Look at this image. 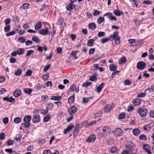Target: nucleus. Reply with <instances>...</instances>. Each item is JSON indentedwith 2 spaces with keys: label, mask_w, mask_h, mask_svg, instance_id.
Listing matches in <instances>:
<instances>
[{
  "label": "nucleus",
  "mask_w": 154,
  "mask_h": 154,
  "mask_svg": "<svg viewBox=\"0 0 154 154\" xmlns=\"http://www.w3.org/2000/svg\"><path fill=\"white\" fill-rule=\"evenodd\" d=\"M31 119L32 117L31 116L26 115L25 116L23 119V121L25 123H22V124L23 125H26L27 124L28 125H30V122Z\"/></svg>",
  "instance_id": "1"
},
{
  "label": "nucleus",
  "mask_w": 154,
  "mask_h": 154,
  "mask_svg": "<svg viewBox=\"0 0 154 154\" xmlns=\"http://www.w3.org/2000/svg\"><path fill=\"white\" fill-rule=\"evenodd\" d=\"M127 149L130 152L133 151L134 149V143L131 141L128 142L126 145Z\"/></svg>",
  "instance_id": "2"
},
{
  "label": "nucleus",
  "mask_w": 154,
  "mask_h": 154,
  "mask_svg": "<svg viewBox=\"0 0 154 154\" xmlns=\"http://www.w3.org/2000/svg\"><path fill=\"white\" fill-rule=\"evenodd\" d=\"M146 66V64L145 62L140 61L137 62V67L139 69L142 70Z\"/></svg>",
  "instance_id": "3"
},
{
  "label": "nucleus",
  "mask_w": 154,
  "mask_h": 154,
  "mask_svg": "<svg viewBox=\"0 0 154 154\" xmlns=\"http://www.w3.org/2000/svg\"><path fill=\"white\" fill-rule=\"evenodd\" d=\"M140 115L142 117L145 116L147 113V110L146 108H140L138 111Z\"/></svg>",
  "instance_id": "4"
},
{
  "label": "nucleus",
  "mask_w": 154,
  "mask_h": 154,
  "mask_svg": "<svg viewBox=\"0 0 154 154\" xmlns=\"http://www.w3.org/2000/svg\"><path fill=\"white\" fill-rule=\"evenodd\" d=\"M96 138L94 134H92L86 140V141L88 143H91L94 142Z\"/></svg>",
  "instance_id": "5"
},
{
  "label": "nucleus",
  "mask_w": 154,
  "mask_h": 154,
  "mask_svg": "<svg viewBox=\"0 0 154 154\" xmlns=\"http://www.w3.org/2000/svg\"><path fill=\"white\" fill-rule=\"evenodd\" d=\"M40 117L38 114L34 115L32 119V121L34 123H37L40 122Z\"/></svg>",
  "instance_id": "6"
},
{
  "label": "nucleus",
  "mask_w": 154,
  "mask_h": 154,
  "mask_svg": "<svg viewBox=\"0 0 154 154\" xmlns=\"http://www.w3.org/2000/svg\"><path fill=\"white\" fill-rule=\"evenodd\" d=\"M77 108L75 106H72L68 110V112L69 113L72 115L73 114H74L76 111Z\"/></svg>",
  "instance_id": "7"
},
{
  "label": "nucleus",
  "mask_w": 154,
  "mask_h": 154,
  "mask_svg": "<svg viewBox=\"0 0 154 154\" xmlns=\"http://www.w3.org/2000/svg\"><path fill=\"white\" fill-rule=\"evenodd\" d=\"M123 131L122 129L119 128H117L115 130L114 132V134L118 136H120L123 134Z\"/></svg>",
  "instance_id": "8"
},
{
  "label": "nucleus",
  "mask_w": 154,
  "mask_h": 154,
  "mask_svg": "<svg viewBox=\"0 0 154 154\" xmlns=\"http://www.w3.org/2000/svg\"><path fill=\"white\" fill-rule=\"evenodd\" d=\"M143 148L149 154H151V152L150 151V147L148 144H144L143 146Z\"/></svg>",
  "instance_id": "9"
},
{
  "label": "nucleus",
  "mask_w": 154,
  "mask_h": 154,
  "mask_svg": "<svg viewBox=\"0 0 154 154\" xmlns=\"http://www.w3.org/2000/svg\"><path fill=\"white\" fill-rule=\"evenodd\" d=\"M81 127L79 126H75L74 128V131L73 132V135L74 137H75L79 133Z\"/></svg>",
  "instance_id": "10"
},
{
  "label": "nucleus",
  "mask_w": 154,
  "mask_h": 154,
  "mask_svg": "<svg viewBox=\"0 0 154 154\" xmlns=\"http://www.w3.org/2000/svg\"><path fill=\"white\" fill-rule=\"evenodd\" d=\"M39 34L43 35H47L49 32V30L48 28L46 29H43L39 31Z\"/></svg>",
  "instance_id": "11"
},
{
  "label": "nucleus",
  "mask_w": 154,
  "mask_h": 154,
  "mask_svg": "<svg viewBox=\"0 0 154 154\" xmlns=\"http://www.w3.org/2000/svg\"><path fill=\"white\" fill-rule=\"evenodd\" d=\"M75 8V5L70 3L66 7V10L69 11L72 10Z\"/></svg>",
  "instance_id": "12"
},
{
  "label": "nucleus",
  "mask_w": 154,
  "mask_h": 154,
  "mask_svg": "<svg viewBox=\"0 0 154 154\" xmlns=\"http://www.w3.org/2000/svg\"><path fill=\"white\" fill-rule=\"evenodd\" d=\"M21 94V92L20 89H17L14 93V96L15 97H18Z\"/></svg>",
  "instance_id": "13"
},
{
  "label": "nucleus",
  "mask_w": 154,
  "mask_h": 154,
  "mask_svg": "<svg viewBox=\"0 0 154 154\" xmlns=\"http://www.w3.org/2000/svg\"><path fill=\"white\" fill-rule=\"evenodd\" d=\"M112 107L109 105H107L103 108L104 111L105 112L108 113L110 112Z\"/></svg>",
  "instance_id": "14"
},
{
  "label": "nucleus",
  "mask_w": 154,
  "mask_h": 154,
  "mask_svg": "<svg viewBox=\"0 0 154 154\" xmlns=\"http://www.w3.org/2000/svg\"><path fill=\"white\" fill-rule=\"evenodd\" d=\"M103 132V134L109 133L111 131V129L108 126L104 127L102 129Z\"/></svg>",
  "instance_id": "15"
},
{
  "label": "nucleus",
  "mask_w": 154,
  "mask_h": 154,
  "mask_svg": "<svg viewBox=\"0 0 154 154\" xmlns=\"http://www.w3.org/2000/svg\"><path fill=\"white\" fill-rule=\"evenodd\" d=\"M42 24L40 22H38L35 26V29L36 30H38L40 29L42 27Z\"/></svg>",
  "instance_id": "16"
},
{
  "label": "nucleus",
  "mask_w": 154,
  "mask_h": 154,
  "mask_svg": "<svg viewBox=\"0 0 154 154\" xmlns=\"http://www.w3.org/2000/svg\"><path fill=\"white\" fill-rule=\"evenodd\" d=\"M141 101L140 99L137 98L133 101V103L134 106H137L141 103Z\"/></svg>",
  "instance_id": "17"
},
{
  "label": "nucleus",
  "mask_w": 154,
  "mask_h": 154,
  "mask_svg": "<svg viewBox=\"0 0 154 154\" xmlns=\"http://www.w3.org/2000/svg\"><path fill=\"white\" fill-rule=\"evenodd\" d=\"M117 68V65L115 64H112L109 65V69L111 71H116Z\"/></svg>",
  "instance_id": "18"
},
{
  "label": "nucleus",
  "mask_w": 154,
  "mask_h": 154,
  "mask_svg": "<svg viewBox=\"0 0 154 154\" xmlns=\"http://www.w3.org/2000/svg\"><path fill=\"white\" fill-rule=\"evenodd\" d=\"M105 84L103 83L101 84L97 88V91L100 93L102 90V89L104 87Z\"/></svg>",
  "instance_id": "19"
},
{
  "label": "nucleus",
  "mask_w": 154,
  "mask_h": 154,
  "mask_svg": "<svg viewBox=\"0 0 154 154\" xmlns=\"http://www.w3.org/2000/svg\"><path fill=\"white\" fill-rule=\"evenodd\" d=\"M73 128V126H68L67 128L64 129L63 133L64 134H66Z\"/></svg>",
  "instance_id": "20"
},
{
  "label": "nucleus",
  "mask_w": 154,
  "mask_h": 154,
  "mask_svg": "<svg viewBox=\"0 0 154 154\" xmlns=\"http://www.w3.org/2000/svg\"><path fill=\"white\" fill-rule=\"evenodd\" d=\"M5 151L9 154H17L16 151L13 150L12 149H5Z\"/></svg>",
  "instance_id": "21"
},
{
  "label": "nucleus",
  "mask_w": 154,
  "mask_h": 154,
  "mask_svg": "<svg viewBox=\"0 0 154 154\" xmlns=\"http://www.w3.org/2000/svg\"><path fill=\"white\" fill-rule=\"evenodd\" d=\"M94 41V40L93 39H89L87 42V45L89 47L93 46Z\"/></svg>",
  "instance_id": "22"
},
{
  "label": "nucleus",
  "mask_w": 154,
  "mask_h": 154,
  "mask_svg": "<svg viewBox=\"0 0 154 154\" xmlns=\"http://www.w3.org/2000/svg\"><path fill=\"white\" fill-rule=\"evenodd\" d=\"M133 133L134 135L137 136L140 134V131L139 129L136 128L133 130Z\"/></svg>",
  "instance_id": "23"
},
{
  "label": "nucleus",
  "mask_w": 154,
  "mask_h": 154,
  "mask_svg": "<svg viewBox=\"0 0 154 154\" xmlns=\"http://www.w3.org/2000/svg\"><path fill=\"white\" fill-rule=\"evenodd\" d=\"M89 28L92 30H94L96 28V25L95 23H90L88 25Z\"/></svg>",
  "instance_id": "24"
},
{
  "label": "nucleus",
  "mask_w": 154,
  "mask_h": 154,
  "mask_svg": "<svg viewBox=\"0 0 154 154\" xmlns=\"http://www.w3.org/2000/svg\"><path fill=\"white\" fill-rule=\"evenodd\" d=\"M61 98V97L60 96H53L51 97L50 99L55 101H58L60 100Z\"/></svg>",
  "instance_id": "25"
},
{
  "label": "nucleus",
  "mask_w": 154,
  "mask_h": 154,
  "mask_svg": "<svg viewBox=\"0 0 154 154\" xmlns=\"http://www.w3.org/2000/svg\"><path fill=\"white\" fill-rule=\"evenodd\" d=\"M17 54L20 55L24 54L25 51L24 49L22 48H19L17 51Z\"/></svg>",
  "instance_id": "26"
},
{
  "label": "nucleus",
  "mask_w": 154,
  "mask_h": 154,
  "mask_svg": "<svg viewBox=\"0 0 154 154\" xmlns=\"http://www.w3.org/2000/svg\"><path fill=\"white\" fill-rule=\"evenodd\" d=\"M22 72V70L20 68H18L15 71L14 74L16 76H19L21 74Z\"/></svg>",
  "instance_id": "27"
},
{
  "label": "nucleus",
  "mask_w": 154,
  "mask_h": 154,
  "mask_svg": "<svg viewBox=\"0 0 154 154\" xmlns=\"http://www.w3.org/2000/svg\"><path fill=\"white\" fill-rule=\"evenodd\" d=\"M113 13L116 15L118 16H120L121 14H123V13L122 11L120 12L119 10H114L113 11Z\"/></svg>",
  "instance_id": "28"
},
{
  "label": "nucleus",
  "mask_w": 154,
  "mask_h": 154,
  "mask_svg": "<svg viewBox=\"0 0 154 154\" xmlns=\"http://www.w3.org/2000/svg\"><path fill=\"white\" fill-rule=\"evenodd\" d=\"M126 61V58L125 57H121L119 61V63L120 64H122L125 63Z\"/></svg>",
  "instance_id": "29"
},
{
  "label": "nucleus",
  "mask_w": 154,
  "mask_h": 154,
  "mask_svg": "<svg viewBox=\"0 0 154 154\" xmlns=\"http://www.w3.org/2000/svg\"><path fill=\"white\" fill-rule=\"evenodd\" d=\"M32 40L33 42L37 43H39L40 41V40L36 36H33L32 38Z\"/></svg>",
  "instance_id": "30"
},
{
  "label": "nucleus",
  "mask_w": 154,
  "mask_h": 154,
  "mask_svg": "<svg viewBox=\"0 0 154 154\" xmlns=\"http://www.w3.org/2000/svg\"><path fill=\"white\" fill-rule=\"evenodd\" d=\"M21 121V119L20 118L17 117L15 118L14 119V122L16 124H18Z\"/></svg>",
  "instance_id": "31"
},
{
  "label": "nucleus",
  "mask_w": 154,
  "mask_h": 154,
  "mask_svg": "<svg viewBox=\"0 0 154 154\" xmlns=\"http://www.w3.org/2000/svg\"><path fill=\"white\" fill-rule=\"evenodd\" d=\"M75 100V96L74 95L70 96L68 99V102L69 103H73Z\"/></svg>",
  "instance_id": "32"
},
{
  "label": "nucleus",
  "mask_w": 154,
  "mask_h": 154,
  "mask_svg": "<svg viewBox=\"0 0 154 154\" xmlns=\"http://www.w3.org/2000/svg\"><path fill=\"white\" fill-rule=\"evenodd\" d=\"M24 91L26 94H30L32 93V89L29 88H25L24 89Z\"/></svg>",
  "instance_id": "33"
},
{
  "label": "nucleus",
  "mask_w": 154,
  "mask_h": 154,
  "mask_svg": "<svg viewBox=\"0 0 154 154\" xmlns=\"http://www.w3.org/2000/svg\"><path fill=\"white\" fill-rule=\"evenodd\" d=\"M139 139L140 140H143L146 141L147 140V138L146 136L144 134H142L140 135L139 137Z\"/></svg>",
  "instance_id": "34"
},
{
  "label": "nucleus",
  "mask_w": 154,
  "mask_h": 154,
  "mask_svg": "<svg viewBox=\"0 0 154 154\" xmlns=\"http://www.w3.org/2000/svg\"><path fill=\"white\" fill-rule=\"evenodd\" d=\"M29 4L28 3H26L23 4L20 8H23V9L28 8H29Z\"/></svg>",
  "instance_id": "35"
},
{
  "label": "nucleus",
  "mask_w": 154,
  "mask_h": 154,
  "mask_svg": "<svg viewBox=\"0 0 154 154\" xmlns=\"http://www.w3.org/2000/svg\"><path fill=\"white\" fill-rule=\"evenodd\" d=\"M104 20V17H100L97 19V22L98 24H100Z\"/></svg>",
  "instance_id": "36"
},
{
  "label": "nucleus",
  "mask_w": 154,
  "mask_h": 154,
  "mask_svg": "<svg viewBox=\"0 0 154 154\" xmlns=\"http://www.w3.org/2000/svg\"><path fill=\"white\" fill-rule=\"evenodd\" d=\"M118 151L117 148L116 147H112L110 150V152L112 153H115Z\"/></svg>",
  "instance_id": "37"
},
{
  "label": "nucleus",
  "mask_w": 154,
  "mask_h": 154,
  "mask_svg": "<svg viewBox=\"0 0 154 154\" xmlns=\"http://www.w3.org/2000/svg\"><path fill=\"white\" fill-rule=\"evenodd\" d=\"M120 38L121 37L119 36L117 37L116 38H115V42L116 45H119L120 42Z\"/></svg>",
  "instance_id": "38"
},
{
  "label": "nucleus",
  "mask_w": 154,
  "mask_h": 154,
  "mask_svg": "<svg viewBox=\"0 0 154 154\" xmlns=\"http://www.w3.org/2000/svg\"><path fill=\"white\" fill-rule=\"evenodd\" d=\"M11 26L10 25H6L4 28V31L6 32H8L10 30Z\"/></svg>",
  "instance_id": "39"
},
{
  "label": "nucleus",
  "mask_w": 154,
  "mask_h": 154,
  "mask_svg": "<svg viewBox=\"0 0 154 154\" xmlns=\"http://www.w3.org/2000/svg\"><path fill=\"white\" fill-rule=\"evenodd\" d=\"M18 41L20 42L23 43L25 42L26 39L25 38V37H20L18 39Z\"/></svg>",
  "instance_id": "40"
},
{
  "label": "nucleus",
  "mask_w": 154,
  "mask_h": 154,
  "mask_svg": "<svg viewBox=\"0 0 154 154\" xmlns=\"http://www.w3.org/2000/svg\"><path fill=\"white\" fill-rule=\"evenodd\" d=\"M76 88V87L75 85L74 84H73L70 86L69 91H70V92L73 91Z\"/></svg>",
  "instance_id": "41"
},
{
  "label": "nucleus",
  "mask_w": 154,
  "mask_h": 154,
  "mask_svg": "<svg viewBox=\"0 0 154 154\" xmlns=\"http://www.w3.org/2000/svg\"><path fill=\"white\" fill-rule=\"evenodd\" d=\"M151 128V127L150 126H144L143 127V129L145 131H149Z\"/></svg>",
  "instance_id": "42"
},
{
  "label": "nucleus",
  "mask_w": 154,
  "mask_h": 154,
  "mask_svg": "<svg viewBox=\"0 0 154 154\" xmlns=\"http://www.w3.org/2000/svg\"><path fill=\"white\" fill-rule=\"evenodd\" d=\"M14 141L13 140H9L7 141V144L8 146L12 145Z\"/></svg>",
  "instance_id": "43"
},
{
  "label": "nucleus",
  "mask_w": 154,
  "mask_h": 154,
  "mask_svg": "<svg viewBox=\"0 0 154 154\" xmlns=\"http://www.w3.org/2000/svg\"><path fill=\"white\" fill-rule=\"evenodd\" d=\"M134 22L135 24L138 25H140L142 22V21L140 20H137L135 19H134Z\"/></svg>",
  "instance_id": "44"
},
{
  "label": "nucleus",
  "mask_w": 154,
  "mask_h": 154,
  "mask_svg": "<svg viewBox=\"0 0 154 154\" xmlns=\"http://www.w3.org/2000/svg\"><path fill=\"white\" fill-rule=\"evenodd\" d=\"M101 57H99L97 54L91 58V59L93 61H95L98 59L100 58Z\"/></svg>",
  "instance_id": "45"
},
{
  "label": "nucleus",
  "mask_w": 154,
  "mask_h": 154,
  "mask_svg": "<svg viewBox=\"0 0 154 154\" xmlns=\"http://www.w3.org/2000/svg\"><path fill=\"white\" fill-rule=\"evenodd\" d=\"M105 35V33L103 32H98L97 36L98 37H100L104 36Z\"/></svg>",
  "instance_id": "46"
},
{
  "label": "nucleus",
  "mask_w": 154,
  "mask_h": 154,
  "mask_svg": "<svg viewBox=\"0 0 154 154\" xmlns=\"http://www.w3.org/2000/svg\"><path fill=\"white\" fill-rule=\"evenodd\" d=\"M91 84L92 83L91 82H85L83 83L82 86L85 88H87L88 86L91 85Z\"/></svg>",
  "instance_id": "47"
},
{
  "label": "nucleus",
  "mask_w": 154,
  "mask_h": 154,
  "mask_svg": "<svg viewBox=\"0 0 154 154\" xmlns=\"http://www.w3.org/2000/svg\"><path fill=\"white\" fill-rule=\"evenodd\" d=\"M50 116L47 115V116H45L43 119V121L45 122H46L49 121L50 119Z\"/></svg>",
  "instance_id": "48"
},
{
  "label": "nucleus",
  "mask_w": 154,
  "mask_h": 154,
  "mask_svg": "<svg viewBox=\"0 0 154 154\" xmlns=\"http://www.w3.org/2000/svg\"><path fill=\"white\" fill-rule=\"evenodd\" d=\"M15 33V32L14 31H11L7 33L6 34V35L7 37H8L10 35H14Z\"/></svg>",
  "instance_id": "49"
},
{
  "label": "nucleus",
  "mask_w": 154,
  "mask_h": 154,
  "mask_svg": "<svg viewBox=\"0 0 154 154\" xmlns=\"http://www.w3.org/2000/svg\"><path fill=\"white\" fill-rule=\"evenodd\" d=\"M63 21V20L62 18H60L58 20L56 24L58 25H61L62 24Z\"/></svg>",
  "instance_id": "50"
},
{
  "label": "nucleus",
  "mask_w": 154,
  "mask_h": 154,
  "mask_svg": "<svg viewBox=\"0 0 154 154\" xmlns=\"http://www.w3.org/2000/svg\"><path fill=\"white\" fill-rule=\"evenodd\" d=\"M90 98H92V97H88V98H85L84 97L83 99V102L84 103H88L89 101V99Z\"/></svg>",
  "instance_id": "51"
},
{
  "label": "nucleus",
  "mask_w": 154,
  "mask_h": 154,
  "mask_svg": "<svg viewBox=\"0 0 154 154\" xmlns=\"http://www.w3.org/2000/svg\"><path fill=\"white\" fill-rule=\"evenodd\" d=\"M43 154H52V152L50 150H45Z\"/></svg>",
  "instance_id": "52"
},
{
  "label": "nucleus",
  "mask_w": 154,
  "mask_h": 154,
  "mask_svg": "<svg viewBox=\"0 0 154 154\" xmlns=\"http://www.w3.org/2000/svg\"><path fill=\"white\" fill-rule=\"evenodd\" d=\"M112 14L110 12H108L104 14V16H106L109 19H110L111 15H112Z\"/></svg>",
  "instance_id": "53"
},
{
  "label": "nucleus",
  "mask_w": 154,
  "mask_h": 154,
  "mask_svg": "<svg viewBox=\"0 0 154 154\" xmlns=\"http://www.w3.org/2000/svg\"><path fill=\"white\" fill-rule=\"evenodd\" d=\"M131 84V82L128 79L126 80L124 82L125 85H130Z\"/></svg>",
  "instance_id": "54"
},
{
  "label": "nucleus",
  "mask_w": 154,
  "mask_h": 154,
  "mask_svg": "<svg viewBox=\"0 0 154 154\" xmlns=\"http://www.w3.org/2000/svg\"><path fill=\"white\" fill-rule=\"evenodd\" d=\"M8 121L9 119L8 117H5L3 120V122L5 125L7 124L8 123Z\"/></svg>",
  "instance_id": "55"
},
{
  "label": "nucleus",
  "mask_w": 154,
  "mask_h": 154,
  "mask_svg": "<svg viewBox=\"0 0 154 154\" xmlns=\"http://www.w3.org/2000/svg\"><path fill=\"white\" fill-rule=\"evenodd\" d=\"M95 51V48H92L90 49L89 51V55L93 54Z\"/></svg>",
  "instance_id": "56"
},
{
  "label": "nucleus",
  "mask_w": 154,
  "mask_h": 154,
  "mask_svg": "<svg viewBox=\"0 0 154 154\" xmlns=\"http://www.w3.org/2000/svg\"><path fill=\"white\" fill-rule=\"evenodd\" d=\"M101 13V12L97 10H95L94 11L93 14L94 16H96L99 15Z\"/></svg>",
  "instance_id": "57"
},
{
  "label": "nucleus",
  "mask_w": 154,
  "mask_h": 154,
  "mask_svg": "<svg viewBox=\"0 0 154 154\" xmlns=\"http://www.w3.org/2000/svg\"><path fill=\"white\" fill-rule=\"evenodd\" d=\"M33 52L34 51L33 50H30L28 51L26 56H30L33 53Z\"/></svg>",
  "instance_id": "58"
},
{
  "label": "nucleus",
  "mask_w": 154,
  "mask_h": 154,
  "mask_svg": "<svg viewBox=\"0 0 154 154\" xmlns=\"http://www.w3.org/2000/svg\"><path fill=\"white\" fill-rule=\"evenodd\" d=\"M54 106L53 104L51 103H50L48 104V106L47 107V109L48 110L49 109H52Z\"/></svg>",
  "instance_id": "59"
},
{
  "label": "nucleus",
  "mask_w": 154,
  "mask_h": 154,
  "mask_svg": "<svg viewBox=\"0 0 154 154\" xmlns=\"http://www.w3.org/2000/svg\"><path fill=\"white\" fill-rule=\"evenodd\" d=\"M33 42L31 40H27L26 42L25 45L27 46H28L29 45H32Z\"/></svg>",
  "instance_id": "60"
},
{
  "label": "nucleus",
  "mask_w": 154,
  "mask_h": 154,
  "mask_svg": "<svg viewBox=\"0 0 154 154\" xmlns=\"http://www.w3.org/2000/svg\"><path fill=\"white\" fill-rule=\"evenodd\" d=\"M49 77V75L48 74H46L43 75L42 78L44 80H47Z\"/></svg>",
  "instance_id": "61"
},
{
  "label": "nucleus",
  "mask_w": 154,
  "mask_h": 154,
  "mask_svg": "<svg viewBox=\"0 0 154 154\" xmlns=\"http://www.w3.org/2000/svg\"><path fill=\"white\" fill-rule=\"evenodd\" d=\"M32 71L31 70H27L26 75L27 76H30L32 75Z\"/></svg>",
  "instance_id": "62"
},
{
  "label": "nucleus",
  "mask_w": 154,
  "mask_h": 154,
  "mask_svg": "<svg viewBox=\"0 0 154 154\" xmlns=\"http://www.w3.org/2000/svg\"><path fill=\"white\" fill-rule=\"evenodd\" d=\"M149 116L151 117L154 118V110L150 111Z\"/></svg>",
  "instance_id": "63"
},
{
  "label": "nucleus",
  "mask_w": 154,
  "mask_h": 154,
  "mask_svg": "<svg viewBox=\"0 0 154 154\" xmlns=\"http://www.w3.org/2000/svg\"><path fill=\"white\" fill-rule=\"evenodd\" d=\"M130 152V151H129V150L126 149V150H125L122 152L121 154H129Z\"/></svg>",
  "instance_id": "64"
}]
</instances>
